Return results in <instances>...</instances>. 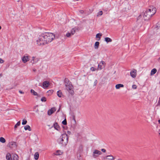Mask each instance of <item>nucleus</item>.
Returning <instances> with one entry per match:
<instances>
[{
  "instance_id": "nucleus-1",
  "label": "nucleus",
  "mask_w": 160,
  "mask_h": 160,
  "mask_svg": "<svg viewBox=\"0 0 160 160\" xmlns=\"http://www.w3.org/2000/svg\"><path fill=\"white\" fill-rule=\"evenodd\" d=\"M50 38L49 32L42 33L38 37V39L37 40V43L39 45L45 44L49 42Z\"/></svg>"
},
{
  "instance_id": "nucleus-2",
  "label": "nucleus",
  "mask_w": 160,
  "mask_h": 160,
  "mask_svg": "<svg viewBox=\"0 0 160 160\" xmlns=\"http://www.w3.org/2000/svg\"><path fill=\"white\" fill-rule=\"evenodd\" d=\"M156 12V8L153 7H150L149 9L144 13L143 17L145 20L149 19Z\"/></svg>"
},
{
  "instance_id": "nucleus-3",
  "label": "nucleus",
  "mask_w": 160,
  "mask_h": 160,
  "mask_svg": "<svg viewBox=\"0 0 160 160\" xmlns=\"http://www.w3.org/2000/svg\"><path fill=\"white\" fill-rule=\"evenodd\" d=\"M58 142L63 146H66L68 142V137L66 134H62L58 139Z\"/></svg>"
},
{
  "instance_id": "nucleus-4",
  "label": "nucleus",
  "mask_w": 160,
  "mask_h": 160,
  "mask_svg": "<svg viewBox=\"0 0 160 160\" xmlns=\"http://www.w3.org/2000/svg\"><path fill=\"white\" fill-rule=\"evenodd\" d=\"M66 89L70 93L72 94L74 92L73 87L70 82H68L65 84Z\"/></svg>"
},
{
  "instance_id": "nucleus-5",
  "label": "nucleus",
  "mask_w": 160,
  "mask_h": 160,
  "mask_svg": "<svg viewBox=\"0 0 160 160\" xmlns=\"http://www.w3.org/2000/svg\"><path fill=\"white\" fill-rule=\"evenodd\" d=\"M6 158L7 160H18V157L16 154L13 155L12 157L11 154L8 153L6 155Z\"/></svg>"
},
{
  "instance_id": "nucleus-6",
  "label": "nucleus",
  "mask_w": 160,
  "mask_h": 160,
  "mask_svg": "<svg viewBox=\"0 0 160 160\" xmlns=\"http://www.w3.org/2000/svg\"><path fill=\"white\" fill-rule=\"evenodd\" d=\"M102 153L100 151L97 150H95L92 152V156L93 158H96L101 155Z\"/></svg>"
},
{
  "instance_id": "nucleus-7",
  "label": "nucleus",
  "mask_w": 160,
  "mask_h": 160,
  "mask_svg": "<svg viewBox=\"0 0 160 160\" xmlns=\"http://www.w3.org/2000/svg\"><path fill=\"white\" fill-rule=\"evenodd\" d=\"M105 63L103 61H101L98 65V70H101L103 68L102 66H103L104 67H105Z\"/></svg>"
},
{
  "instance_id": "nucleus-8",
  "label": "nucleus",
  "mask_w": 160,
  "mask_h": 160,
  "mask_svg": "<svg viewBox=\"0 0 160 160\" xmlns=\"http://www.w3.org/2000/svg\"><path fill=\"white\" fill-rule=\"evenodd\" d=\"M130 74L131 77L133 78H135L137 75V71L135 69H133L130 72Z\"/></svg>"
},
{
  "instance_id": "nucleus-9",
  "label": "nucleus",
  "mask_w": 160,
  "mask_h": 160,
  "mask_svg": "<svg viewBox=\"0 0 160 160\" xmlns=\"http://www.w3.org/2000/svg\"><path fill=\"white\" fill-rule=\"evenodd\" d=\"M52 127H53L55 129L58 131H59L61 129L60 127L57 122L54 123Z\"/></svg>"
},
{
  "instance_id": "nucleus-10",
  "label": "nucleus",
  "mask_w": 160,
  "mask_h": 160,
  "mask_svg": "<svg viewBox=\"0 0 160 160\" xmlns=\"http://www.w3.org/2000/svg\"><path fill=\"white\" fill-rule=\"evenodd\" d=\"M63 153L62 151L60 150H58L54 153V155L57 156H59L61 155Z\"/></svg>"
},
{
  "instance_id": "nucleus-11",
  "label": "nucleus",
  "mask_w": 160,
  "mask_h": 160,
  "mask_svg": "<svg viewBox=\"0 0 160 160\" xmlns=\"http://www.w3.org/2000/svg\"><path fill=\"white\" fill-rule=\"evenodd\" d=\"M49 85V82L45 81L43 82V88H46L48 87Z\"/></svg>"
},
{
  "instance_id": "nucleus-12",
  "label": "nucleus",
  "mask_w": 160,
  "mask_h": 160,
  "mask_svg": "<svg viewBox=\"0 0 160 160\" xmlns=\"http://www.w3.org/2000/svg\"><path fill=\"white\" fill-rule=\"evenodd\" d=\"M28 60V56H24L22 58V60L24 63H26Z\"/></svg>"
},
{
  "instance_id": "nucleus-13",
  "label": "nucleus",
  "mask_w": 160,
  "mask_h": 160,
  "mask_svg": "<svg viewBox=\"0 0 160 160\" xmlns=\"http://www.w3.org/2000/svg\"><path fill=\"white\" fill-rule=\"evenodd\" d=\"M102 35V34L101 33H98L96 34V38L97 39L98 41H99L100 40Z\"/></svg>"
},
{
  "instance_id": "nucleus-14",
  "label": "nucleus",
  "mask_w": 160,
  "mask_h": 160,
  "mask_svg": "<svg viewBox=\"0 0 160 160\" xmlns=\"http://www.w3.org/2000/svg\"><path fill=\"white\" fill-rule=\"evenodd\" d=\"M124 87V86L123 84H118L116 85L115 87L116 89H119L120 88H122Z\"/></svg>"
},
{
  "instance_id": "nucleus-15",
  "label": "nucleus",
  "mask_w": 160,
  "mask_h": 160,
  "mask_svg": "<svg viewBox=\"0 0 160 160\" xmlns=\"http://www.w3.org/2000/svg\"><path fill=\"white\" fill-rule=\"evenodd\" d=\"M106 159L108 160H113L115 158L112 155H107L106 157Z\"/></svg>"
},
{
  "instance_id": "nucleus-16",
  "label": "nucleus",
  "mask_w": 160,
  "mask_h": 160,
  "mask_svg": "<svg viewBox=\"0 0 160 160\" xmlns=\"http://www.w3.org/2000/svg\"><path fill=\"white\" fill-rule=\"evenodd\" d=\"M24 128L25 130H28L29 131H31V129L30 126L28 125H27L24 126Z\"/></svg>"
},
{
  "instance_id": "nucleus-17",
  "label": "nucleus",
  "mask_w": 160,
  "mask_h": 160,
  "mask_svg": "<svg viewBox=\"0 0 160 160\" xmlns=\"http://www.w3.org/2000/svg\"><path fill=\"white\" fill-rule=\"evenodd\" d=\"M39 154L38 152H37L35 153L34 155V158L35 160H37L39 158Z\"/></svg>"
},
{
  "instance_id": "nucleus-18",
  "label": "nucleus",
  "mask_w": 160,
  "mask_h": 160,
  "mask_svg": "<svg viewBox=\"0 0 160 160\" xmlns=\"http://www.w3.org/2000/svg\"><path fill=\"white\" fill-rule=\"evenodd\" d=\"M104 40L107 43L109 42H111L112 41L111 39L108 37L105 38Z\"/></svg>"
},
{
  "instance_id": "nucleus-19",
  "label": "nucleus",
  "mask_w": 160,
  "mask_h": 160,
  "mask_svg": "<svg viewBox=\"0 0 160 160\" xmlns=\"http://www.w3.org/2000/svg\"><path fill=\"white\" fill-rule=\"evenodd\" d=\"M157 69L156 68H153L150 74L151 75H152L154 74L157 72Z\"/></svg>"
},
{
  "instance_id": "nucleus-20",
  "label": "nucleus",
  "mask_w": 160,
  "mask_h": 160,
  "mask_svg": "<svg viewBox=\"0 0 160 160\" xmlns=\"http://www.w3.org/2000/svg\"><path fill=\"white\" fill-rule=\"evenodd\" d=\"M76 29L77 28H74L71 29L70 31V33L72 35H73L74 34Z\"/></svg>"
},
{
  "instance_id": "nucleus-21",
  "label": "nucleus",
  "mask_w": 160,
  "mask_h": 160,
  "mask_svg": "<svg viewBox=\"0 0 160 160\" xmlns=\"http://www.w3.org/2000/svg\"><path fill=\"white\" fill-rule=\"evenodd\" d=\"M99 44V42H96L94 44V48L97 49L98 48Z\"/></svg>"
},
{
  "instance_id": "nucleus-22",
  "label": "nucleus",
  "mask_w": 160,
  "mask_h": 160,
  "mask_svg": "<svg viewBox=\"0 0 160 160\" xmlns=\"http://www.w3.org/2000/svg\"><path fill=\"white\" fill-rule=\"evenodd\" d=\"M31 92L33 94L34 96H38V95L37 93L35 92L34 90L33 89L31 90Z\"/></svg>"
},
{
  "instance_id": "nucleus-23",
  "label": "nucleus",
  "mask_w": 160,
  "mask_h": 160,
  "mask_svg": "<svg viewBox=\"0 0 160 160\" xmlns=\"http://www.w3.org/2000/svg\"><path fill=\"white\" fill-rule=\"evenodd\" d=\"M56 110V109L55 107H53L51 108V114L53 113Z\"/></svg>"
},
{
  "instance_id": "nucleus-24",
  "label": "nucleus",
  "mask_w": 160,
  "mask_h": 160,
  "mask_svg": "<svg viewBox=\"0 0 160 160\" xmlns=\"http://www.w3.org/2000/svg\"><path fill=\"white\" fill-rule=\"evenodd\" d=\"M0 142L2 143H4L5 142L6 140L4 138L1 137L0 138Z\"/></svg>"
},
{
  "instance_id": "nucleus-25",
  "label": "nucleus",
  "mask_w": 160,
  "mask_h": 160,
  "mask_svg": "<svg viewBox=\"0 0 160 160\" xmlns=\"http://www.w3.org/2000/svg\"><path fill=\"white\" fill-rule=\"evenodd\" d=\"M21 122L20 121H19L17 122V123L15 125L14 128H16L18 126H19L20 125Z\"/></svg>"
},
{
  "instance_id": "nucleus-26",
  "label": "nucleus",
  "mask_w": 160,
  "mask_h": 160,
  "mask_svg": "<svg viewBox=\"0 0 160 160\" xmlns=\"http://www.w3.org/2000/svg\"><path fill=\"white\" fill-rule=\"evenodd\" d=\"M55 38V35L52 33H51V42Z\"/></svg>"
},
{
  "instance_id": "nucleus-27",
  "label": "nucleus",
  "mask_w": 160,
  "mask_h": 160,
  "mask_svg": "<svg viewBox=\"0 0 160 160\" xmlns=\"http://www.w3.org/2000/svg\"><path fill=\"white\" fill-rule=\"evenodd\" d=\"M57 94L58 96L59 97H61L62 94L61 92L60 91H57Z\"/></svg>"
},
{
  "instance_id": "nucleus-28",
  "label": "nucleus",
  "mask_w": 160,
  "mask_h": 160,
  "mask_svg": "<svg viewBox=\"0 0 160 160\" xmlns=\"http://www.w3.org/2000/svg\"><path fill=\"white\" fill-rule=\"evenodd\" d=\"M97 70H98L97 68V69L96 68L93 67H91L90 68V70L92 72L95 71Z\"/></svg>"
},
{
  "instance_id": "nucleus-29",
  "label": "nucleus",
  "mask_w": 160,
  "mask_h": 160,
  "mask_svg": "<svg viewBox=\"0 0 160 160\" xmlns=\"http://www.w3.org/2000/svg\"><path fill=\"white\" fill-rule=\"evenodd\" d=\"M35 58L34 57H32V60H31V62L32 63H34L36 62V61L35 60Z\"/></svg>"
},
{
  "instance_id": "nucleus-30",
  "label": "nucleus",
  "mask_w": 160,
  "mask_h": 160,
  "mask_svg": "<svg viewBox=\"0 0 160 160\" xmlns=\"http://www.w3.org/2000/svg\"><path fill=\"white\" fill-rule=\"evenodd\" d=\"M62 123L64 125H66L67 124V121L66 119H65L64 120H63L62 122Z\"/></svg>"
},
{
  "instance_id": "nucleus-31",
  "label": "nucleus",
  "mask_w": 160,
  "mask_h": 160,
  "mask_svg": "<svg viewBox=\"0 0 160 160\" xmlns=\"http://www.w3.org/2000/svg\"><path fill=\"white\" fill-rule=\"evenodd\" d=\"M27 123V121L25 120V119H23L22 120V125H25Z\"/></svg>"
},
{
  "instance_id": "nucleus-32",
  "label": "nucleus",
  "mask_w": 160,
  "mask_h": 160,
  "mask_svg": "<svg viewBox=\"0 0 160 160\" xmlns=\"http://www.w3.org/2000/svg\"><path fill=\"white\" fill-rule=\"evenodd\" d=\"M103 14V12L102 11H100L98 13L97 16H101Z\"/></svg>"
},
{
  "instance_id": "nucleus-33",
  "label": "nucleus",
  "mask_w": 160,
  "mask_h": 160,
  "mask_svg": "<svg viewBox=\"0 0 160 160\" xmlns=\"http://www.w3.org/2000/svg\"><path fill=\"white\" fill-rule=\"evenodd\" d=\"M46 100V98L45 97H43L41 99V101L42 102H45Z\"/></svg>"
},
{
  "instance_id": "nucleus-34",
  "label": "nucleus",
  "mask_w": 160,
  "mask_h": 160,
  "mask_svg": "<svg viewBox=\"0 0 160 160\" xmlns=\"http://www.w3.org/2000/svg\"><path fill=\"white\" fill-rule=\"evenodd\" d=\"M71 35V34L70 32H68L66 34V36L67 37H69Z\"/></svg>"
},
{
  "instance_id": "nucleus-35",
  "label": "nucleus",
  "mask_w": 160,
  "mask_h": 160,
  "mask_svg": "<svg viewBox=\"0 0 160 160\" xmlns=\"http://www.w3.org/2000/svg\"><path fill=\"white\" fill-rule=\"evenodd\" d=\"M156 106H160V97L159 98L158 100Z\"/></svg>"
},
{
  "instance_id": "nucleus-36",
  "label": "nucleus",
  "mask_w": 160,
  "mask_h": 160,
  "mask_svg": "<svg viewBox=\"0 0 160 160\" xmlns=\"http://www.w3.org/2000/svg\"><path fill=\"white\" fill-rule=\"evenodd\" d=\"M132 88L133 89H136L137 88V86L135 85H133L132 86Z\"/></svg>"
},
{
  "instance_id": "nucleus-37",
  "label": "nucleus",
  "mask_w": 160,
  "mask_h": 160,
  "mask_svg": "<svg viewBox=\"0 0 160 160\" xmlns=\"http://www.w3.org/2000/svg\"><path fill=\"white\" fill-rule=\"evenodd\" d=\"M97 83V81L96 79L95 80L94 82V86H96Z\"/></svg>"
},
{
  "instance_id": "nucleus-38",
  "label": "nucleus",
  "mask_w": 160,
  "mask_h": 160,
  "mask_svg": "<svg viewBox=\"0 0 160 160\" xmlns=\"http://www.w3.org/2000/svg\"><path fill=\"white\" fill-rule=\"evenodd\" d=\"M4 61L2 58H0V63H2L4 62Z\"/></svg>"
},
{
  "instance_id": "nucleus-39",
  "label": "nucleus",
  "mask_w": 160,
  "mask_h": 160,
  "mask_svg": "<svg viewBox=\"0 0 160 160\" xmlns=\"http://www.w3.org/2000/svg\"><path fill=\"white\" fill-rule=\"evenodd\" d=\"M79 11V12L81 14H82L84 12V11L82 10H80Z\"/></svg>"
},
{
  "instance_id": "nucleus-40",
  "label": "nucleus",
  "mask_w": 160,
  "mask_h": 160,
  "mask_svg": "<svg viewBox=\"0 0 160 160\" xmlns=\"http://www.w3.org/2000/svg\"><path fill=\"white\" fill-rule=\"evenodd\" d=\"M101 151L103 152H106V150L104 148H102L101 149Z\"/></svg>"
},
{
  "instance_id": "nucleus-41",
  "label": "nucleus",
  "mask_w": 160,
  "mask_h": 160,
  "mask_svg": "<svg viewBox=\"0 0 160 160\" xmlns=\"http://www.w3.org/2000/svg\"><path fill=\"white\" fill-rule=\"evenodd\" d=\"M60 107H61V106H59V108L58 109V110H57V112H59V111L60 110Z\"/></svg>"
},
{
  "instance_id": "nucleus-42",
  "label": "nucleus",
  "mask_w": 160,
  "mask_h": 160,
  "mask_svg": "<svg viewBox=\"0 0 160 160\" xmlns=\"http://www.w3.org/2000/svg\"><path fill=\"white\" fill-rule=\"evenodd\" d=\"M48 113L49 115H50V109L48 110Z\"/></svg>"
},
{
  "instance_id": "nucleus-43",
  "label": "nucleus",
  "mask_w": 160,
  "mask_h": 160,
  "mask_svg": "<svg viewBox=\"0 0 160 160\" xmlns=\"http://www.w3.org/2000/svg\"><path fill=\"white\" fill-rule=\"evenodd\" d=\"M19 92L21 94H23L24 92L21 91H19Z\"/></svg>"
},
{
  "instance_id": "nucleus-44",
  "label": "nucleus",
  "mask_w": 160,
  "mask_h": 160,
  "mask_svg": "<svg viewBox=\"0 0 160 160\" xmlns=\"http://www.w3.org/2000/svg\"><path fill=\"white\" fill-rule=\"evenodd\" d=\"M11 143H12V145L13 144H15V142H11Z\"/></svg>"
},
{
  "instance_id": "nucleus-45",
  "label": "nucleus",
  "mask_w": 160,
  "mask_h": 160,
  "mask_svg": "<svg viewBox=\"0 0 160 160\" xmlns=\"http://www.w3.org/2000/svg\"><path fill=\"white\" fill-rule=\"evenodd\" d=\"M2 73L0 74V78L2 77Z\"/></svg>"
},
{
  "instance_id": "nucleus-46",
  "label": "nucleus",
  "mask_w": 160,
  "mask_h": 160,
  "mask_svg": "<svg viewBox=\"0 0 160 160\" xmlns=\"http://www.w3.org/2000/svg\"><path fill=\"white\" fill-rule=\"evenodd\" d=\"M158 122L160 124V119L158 120Z\"/></svg>"
},
{
  "instance_id": "nucleus-47",
  "label": "nucleus",
  "mask_w": 160,
  "mask_h": 160,
  "mask_svg": "<svg viewBox=\"0 0 160 160\" xmlns=\"http://www.w3.org/2000/svg\"><path fill=\"white\" fill-rule=\"evenodd\" d=\"M68 133H70V132L69 131H68Z\"/></svg>"
},
{
  "instance_id": "nucleus-48",
  "label": "nucleus",
  "mask_w": 160,
  "mask_h": 160,
  "mask_svg": "<svg viewBox=\"0 0 160 160\" xmlns=\"http://www.w3.org/2000/svg\"><path fill=\"white\" fill-rule=\"evenodd\" d=\"M117 160H122V159H118Z\"/></svg>"
},
{
  "instance_id": "nucleus-49",
  "label": "nucleus",
  "mask_w": 160,
  "mask_h": 160,
  "mask_svg": "<svg viewBox=\"0 0 160 160\" xmlns=\"http://www.w3.org/2000/svg\"><path fill=\"white\" fill-rule=\"evenodd\" d=\"M19 0L17 1V2H19Z\"/></svg>"
},
{
  "instance_id": "nucleus-50",
  "label": "nucleus",
  "mask_w": 160,
  "mask_h": 160,
  "mask_svg": "<svg viewBox=\"0 0 160 160\" xmlns=\"http://www.w3.org/2000/svg\"><path fill=\"white\" fill-rule=\"evenodd\" d=\"M159 59L160 60V57L159 58Z\"/></svg>"
},
{
  "instance_id": "nucleus-51",
  "label": "nucleus",
  "mask_w": 160,
  "mask_h": 160,
  "mask_svg": "<svg viewBox=\"0 0 160 160\" xmlns=\"http://www.w3.org/2000/svg\"><path fill=\"white\" fill-rule=\"evenodd\" d=\"M34 71H35V70H33Z\"/></svg>"
},
{
  "instance_id": "nucleus-52",
  "label": "nucleus",
  "mask_w": 160,
  "mask_h": 160,
  "mask_svg": "<svg viewBox=\"0 0 160 160\" xmlns=\"http://www.w3.org/2000/svg\"><path fill=\"white\" fill-rule=\"evenodd\" d=\"M50 84H51V85L52 84V83L51 82V83H50Z\"/></svg>"
}]
</instances>
